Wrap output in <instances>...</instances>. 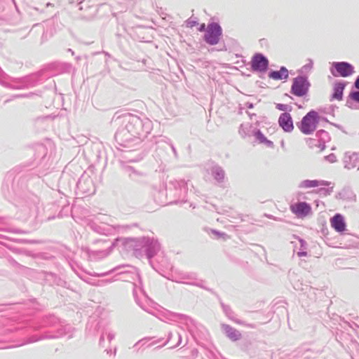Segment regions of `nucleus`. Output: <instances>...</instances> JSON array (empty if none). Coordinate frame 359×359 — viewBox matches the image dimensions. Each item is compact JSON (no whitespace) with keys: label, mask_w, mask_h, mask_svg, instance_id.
Here are the masks:
<instances>
[{"label":"nucleus","mask_w":359,"mask_h":359,"mask_svg":"<svg viewBox=\"0 0 359 359\" xmlns=\"http://www.w3.org/2000/svg\"><path fill=\"white\" fill-rule=\"evenodd\" d=\"M318 121L319 116L318 113L312 110L302 118L297 126L302 133L310 135L316 130Z\"/></svg>","instance_id":"f257e3e1"},{"label":"nucleus","mask_w":359,"mask_h":359,"mask_svg":"<svg viewBox=\"0 0 359 359\" xmlns=\"http://www.w3.org/2000/svg\"><path fill=\"white\" fill-rule=\"evenodd\" d=\"M223 176H224V175H223V172H222V173H221V174H220V173H218V174H217V180H221V179H222V178H223Z\"/></svg>","instance_id":"a211bd4d"},{"label":"nucleus","mask_w":359,"mask_h":359,"mask_svg":"<svg viewBox=\"0 0 359 359\" xmlns=\"http://www.w3.org/2000/svg\"><path fill=\"white\" fill-rule=\"evenodd\" d=\"M329 185H330L329 182H327L326 181H323V180H306L302 181L300 183L299 187L303 188V189H309V188H315V187H318L329 186Z\"/></svg>","instance_id":"1a4fd4ad"},{"label":"nucleus","mask_w":359,"mask_h":359,"mask_svg":"<svg viewBox=\"0 0 359 359\" xmlns=\"http://www.w3.org/2000/svg\"><path fill=\"white\" fill-rule=\"evenodd\" d=\"M311 83L307 78L297 76L293 79L291 86V93L297 97H302L307 94Z\"/></svg>","instance_id":"f03ea898"},{"label":"nucleus","mask_w":359,"mask_h":359,"mask_svg":"<svg viewBox=\"0 0 359 359\" xmlns=\"http://www.w3.org/2000/svg\"><path fill=\"white\" fill-rule=\"evenodd\" d=\"M255 136L256 139L260 142V143H265L268 144L269 146H272L273 142L270 140H268L267 138L264 136V134L259 130H257L255 133Z\"/></svg>","instance_id":"f8f14e48"},{"label":"nucleus","mask_w":359,"mask_h":359,"mask_svg":"<svg viewBox=\"0 0 359 359\" xmlns=\"http://www.w3.org/2000/svg\"><path fill=\"white\" fill-rule=\"evenodd\" d=\"M194 24H195V22L190 21V22H188V26L192 27L194 25Z\"/></svg>","instance_id":"6ab92c4d"},{"label":"nucleus","mask_w":359,"mask_h":359,"mask_svg":"<svg viewBox=\"0 0 359 359\" xmlns=\"http://www.w3.org/2000/svg\"><path fill=\"white\" fill-rule=\"evenodd\" d=\"M276 108L280 111H285L287 109V106L283 104H277Z\"/></svg>","instance_id":"4468645a"},{"label":"nucleus","mask_w":359,"mask_h":359,"mask_svg":"<svg viewBox=\"0 0 359 359\" xmlns=\"http://www.w3.org/2000/svg\"><path fill=\"white\" fill-rule=\"evenodd\" d=\"M355 86L356 88L359 89V77L356 79L355 82Z\"/></svg>","instance_id":"f3484780"},{"label":"nucleus","mask_w":359,"mask_h":359,"mask_svg":"<svg viewBox=\"0 0 359 359\" xmlns=\"http://www.w3.org/2000/svg\"><path fill=\"white\" fill-rule=\"evenodd\" d=\"M332 67L334 70H332V74L334 76L347 77L354 72L353 67L348 62H333Z\"/></svg>","instance_id":"20e7f679"},{"label":"nucleus","mask_w":359,"mask_h":359,"mask_svg":"<svg viewBox=\"0 0 359 359\" xmlns=\"http://www.w3.org/2000/svg\"><path fill=\"white\" fill-rule=\"evenodd\" d=\"M350 97L352 100L359 102V91L351 93Z\"/></svg>","instance_id":"ddd939ff"},{"label":"nucleus","mask_w":359,"mask_h":359,"mask_svg":"<svg viewBox=\"0 0 359 359\" xmlns=\"http://www.w3.org/2000/svg\"><path fill=\"white\" fill-rule=\"evenodd\" d=\"M345 83L343 82H338L334 85L333 90L334 93L332 95L331 100H341L343 97V92L345 88Z\"/></svg>","instance_id":"9d476101"},{"label":"nucleus","mask_w":359,"mask_h":359,"mask_svg":"<svg viewBox=\"0 0 359 359\" xmlns=\"http://www.w3.org/2000/svg\"><path fill=\"white\" fill-rule=\"evenodd\" d=\"M278 123L285 132L290 133L294 129L292 116L288 113H283L280 114L278 118Z\"/></svg>","instance_id":"423d86ee"},{"label":"nucleus","mask_w":359,"mask_h":359,"mask_svg":"<svg viewBox=\"0 0 359 359\" xmlns=\"http://www.w3.org/2000/svg\"><path fill=\"white\" fill-rule=\"evenodd\" d=\"M205 25L204 23H203L202 25H201L200 27L198 28V31L199 32H203L205 30Z\"/></svg>","instance_id":"dca6fc26"},{"label":"nucleus","mask_w":359,"mask_h":359,"mask_svg":"<svg viewBox=\"0 0 359 359\" xmlns=\"http://www.w3.org/2000/svg\"><path fill=\"white\" fill-rule=\"evenodd\" d=\"M269 77L274 80L285 79L288 77V72L285 67H282L279 71L271 72Z\"/></svg>","instance_id":"9b49d317"},{"label":"nucleus","mask_w":359,"mask_h":359,"mask_svg":"<svg viewBox=\"0 0 359 359\" xmlns=\"http://www.w3.org/2000/svg\"><path fill=\"white\" fill-rule=\"evenodd\" d=\"M268 60L262 54H256L252 59V67L253 69L263 72L267 69Z\"/></svg>","instance_id":"39448f33"},{"label":"nucleus","mask_w":359,"mask_h":359,"mask_svg":"<svg viewBox=\"0 0 359 359\" xmlns=\"http://www.w3.org/2000/svg\"><path fill=\"white\" fill-rule=\"evenodd\" d=\"M222 34V29L217 23H210L205 30L204 40L210 45H215L218 43Z\"/></svg>","instance_id":"7ed1b4c3"},{"label":"nucleus","mask_w":359,"mask_h":359,"mask_svg":"<svg viewBox=\"0 0 359 359\" xmlns=\"http://www.w3.org/2000/svg\"><path fill=\"white\" fill-rule=\"evenodd\" d=\"M330 224L332 227L338 232L344 231L346 229L344 217L339 214H337L331 218Z\"/></svg>","instance_id":"6e6552de"},{"label":"nucleus","mask_w":359,"mask_h":359,"mask_svg":"<svg viewBox=\"0 0 359 359\" xmlns=\"http://www.w3.org/2000/svg\"><path fill=\"white\" fill-rule=\"evenodd\" d=\"M291 211L299 217H304L311 212V207L306 202L295 203L290 207Z\"/></svg>","instance_id":"0eeeda50"},{"label":"nucleus","mask_w":359,"mask_h":359,"mask_svg":"<svg viewBox=\"0 0 359 359\" xmlns=\"http://www.w3.org/2000/svg\"><path fill=\"white\" fill-rule=\"evenodd\" d=\"M231 334L232 335H231L230 337L233 340H236L239 337V334H238L235 332H232Z\"/></svg>","instance_id":"2eb2a0df"}]
</instances>
